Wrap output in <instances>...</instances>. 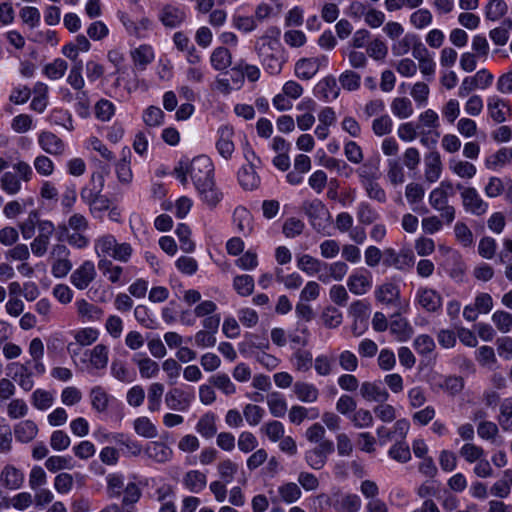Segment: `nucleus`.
<instances>
[{
  "label": "nucleus",
  "instance_id": "nucleus-6",
  "mask_svg": "<svg viewBox=\"0 0 512 512\" xmlns=\"http://www.w3.org/2000/svg\"><path fill=\"white\" fill-rule=\"evenodd\" d=\"M460 191L462 206L467 213L475 216H482L487 213L489 204L481 197L474 187H465L462 184L456 185Z\"/></svg>",
  "mask_w": 512,
  "mask_h": 512
},
{
  "label": "nucleus",
  "instance_id": "nucleus-62",
  "mask_svg": "<svg viewBox=\"0 0 512 512\" xmlns=\"http://www.w3.org/2000/svg\"><path fill=\"white\" fill-rule=\"evenodd\" d=\"M209 383L226 395H232L236 392L234 383L225 373H218L211 376L209 378Z\"/></svg>",
  "mask_w": 512,
  "mask_h": 512
},
{
  "label": "nucleus",
  "instance_id": "nucleus-5",
  "mask_svg": "<svg viewBox=\"0 0 512 512\" xmlns=\"http://www.w3.org/2000/svg\"><path fill=\"white\" fill-rule=\"evenodd\" d=\"M70 254L71 252L65 244L56 243L51 247L49 261L51 273L55 278H64L71 271L73 264Z\"/></svg>",
  "mask_w": 512,
  "mask_h": 512
},
{
  "label": "nucleus",
  "instance_id": "nucleus-19",
  "mask_svg": "<svg viewBox=\"0 0 512 512\" xmlns=\"http://www.w3.org/2000/svg\"><path fill=\"white\" fill-rule=\"evenodd\" d=\"M443 164L438 151H431L424 157V179L427 183L437 182L442 174Z\"/></svg>",
  "mask_w": 512,
  "mask_h": 512
},
{
  "label": "nucleus",
  "instance_id": "nucleus-2",
  "mask_svg": "<svg viewBox=\"0 0 512 512\" xmlns=\"http://www.w3.org/2000/svg\"><path fill=\"white\" fill-rule=\"evenodd\" d=\"M256 50L264 69L269 74L277 75L281 72L285 59L283 47L278 39L263 36L257 42Z\"/></svg>",
  "mask_w": 512,
  "mask_h": 512
},
{
  "label": "nucleus",
  "instance_id": "nucleus-64",
  "mask_svg": "<svg viewBox=\"0 0 512 512\" xmlns=\"http://www.w3.org/2000/svg\"><path fill=\"white\" fill-rule=\"evenodd\" d=\"M459 454L468 463H475L485 456L483 448L472 442L465 443L460 448Z\"/></svg>",
  "mask_w": 512,
  "mask_h": 512
},
{
  "label": "nucleus",
  "instance_id": "nucleus-4",
  "mask_svg": "<svg viewBox=\"0 0 512 512\" xmlns=\"http://www.w3.org/2000/svg\"><path fill=\"white\" fill-rule=\"evenodd\" d=\"M301 210L317 232L324 231L331 221V214L320 199L305 200L301 205Z\"/></svg>",
  "mask_w": 512,
  "mask_h": 512
},
{
  "label": "nucleus",
  "instance_id": "nucleus-1",
  "mask_svg": "<svg viewBox=\"0 0 512 512\" xmlns=\"http://www.w3.org/2000/svg\"><path fill=\"white\" fill-rule=\"evenodd\" d=\"M30 359L23 363L15 362L10 367H16L13 379L25 392L31 391L35 385L33 377H41L46 373V366L43 362L44 343L39 338H33L28 346Z\"/></svg>",
  "mask_w": 512,
  "mask_h": 512
},
{
  "label": "nucleus",
  "instance_id": "nucleus-14",
  "mask_svg": "<svg viewBox=\"0 0 512 512\" xmlns=\"http://www.w3.org/2000/svg\"><path fill=\"white\" fill-rule=\"evenodd\" d=\"M117 16L126 32L138 39L147 37L148 31L152 28V21L148 17H142L135 22L126 12L119 11Z\"/></svg>",
  "mask_w": 512,
  "mask_h": 512
},
{
  "label": "nucleus",
  "instance_id": "nucleus-28",
  "mask_svg": "<svg viewBox=\"0 0 512 512\" xmlns=\"http://www.w3.org/2000/svg\"><path fill=\"white\" fill-rule=\"evenodd\" d=\"M196 190L203 203L210 208L216 207L223 198V194L216 187L214 180L207 185L197 187Z\"/></svg>",
  "mask_w": 512,
  "mask_h": 512
},
{
  "label": "nucleus",
  "instance_id": "nucleus-61",
  "mask_svg": "<svg viewBox=\"0 0 512 512\" xmlns=\"http://www.w3.org/2000/svg\"><path fill=\"white\" fill-rule=\"evenodd\" d=\"M36 172L44 177L51 176L55 171V164L47 154L37 155L33 160Z\"/></svg>",
  "mask_w": 512,
  "mask_h": 512
},
{
  "label": "nucleus",
  "instance_id": "nucleus-35",
  "mask_svg": "<svg viewBox=\"0 0 512 512\" xmlns=\"http://www.w3.org/2000/svg\"><path fill=\"white\" fill-rule=\"evenodd\" d=\"M216 415L212 412L205 413L198 420L195 430L205 439H211L217 433Z\"/></svg>",
  "mask_w": 512,
  "mask_h": 512
},
{
  "label": "nucleus",
  "instance_id": "nucleus-57",
  "mask_svg": "<svg viewBox=\"0 0 512 512\" xmlns=\"http://www.w3.org/2000/svg\"><path fill=\"white\" fill-rule=\"evenodd\" d=\"M318 89L322 93L325 101L335 100L339 96L340 89L334 77H326L318 84Z\"/></svg>",
  "mask_w": 512,
  "mask_h": 512
},
{
  "label": "nucleus",
  "instance_id": "nucleus-17",
  "mask_svg": "<svg viewBox=\"0 0 512 512\" xmlns=\"http://www.w3.org/2000/svg\"><path fill=\"white\" fill-rule=\"evenodd\" d=\"M347 287L354 295H364L372 288V276L366 269L354 270L347 279Z\"/></svg>",
  "mask_w": 512,
  "mask_h": 512
},
{
  "label": "nucleus",
  "instance_id": "nucleus-46",
  "mask_svg": "<svg viewBox=\"0 0 512 512\" xmlns=\"http://www.w3.org/2000/svg\"><path fill=\"white\" fill-rule=\"evenodd\" d=\"M98 268L111 283L116 284L121 282L123 275V268L121 266L114 265L109 259H100Z\"/></svg>",
  "mask_w": 512,
  "mask_h": 512
},
{
  "label": "nucleus",
  "instance_id": "nucleus-7",
  "mask_svg": "<svg viewBox=\"0 0 512 512\" xmlns=\"http://www.w3.org/2000/svg\"><path fill=\"white\" fill-rule=\"evenodd\" d=\"M213 172V163L205 155L197 156L190 162V177L195 188L212 182L214 180Z\"/></svg>",
  "mask_w": 512,
  "mask_h": 512
},
{
  "label": "nucleus",
  "instance_id": "nucleus-26",
  "mask_svg": "<svg viewBox=\"0 0 512 512\" xmlns=\"http://www.w3.org/2000/svg\"><path fill=\"white\" fill-rule=\"evenodd\" d=\"M320 65V58H302L295 64V74L301 80H309L318 72Z\"/></svg>",
  "mask_w": 512,
  "mask_h": 512
},
{
  "label": "nucleus",
  "instance_id": "nucleus-51",
  "mask_svg": "<svg viewBox=\"0 0 512 512\" xmlns=\"http://www.w3.org/2000/svg\"><path fill=\"white\" fill-rule=\"evenodd\" d=\"M164 393V385L160 382H153L148 387V410L156 412L161 409V402Z\"/></svg>",
  "mask_w": 512,
  "mask_h": 512
},
{
  "label": "nucleus",
  "instance_id": "nucleus-16",
  "mask_svg": "<svg viewBox=\"0 0 512 512\" xmlns=\"http://www.w3.org/2000/svg\"><path fill=\"white\" fill-rule=\"evenodd\" d=\"M96 275L94 263L90 260H85L72 272L70 282L75 288L84 290L94 281Z\"/></svg>",
  "mask_w": 512,
  "mask_h": 512
},
{
  "label": "nucleus",
  "instance_id": "nucleus-60",
  "mask_svg": "<svg viewBox=\"0 0 512 512\" xmlns=\"http://www.w3.org/2000/svg\"><path fill=\"white\" fill-rule=\"evenodd\" d=\"M254 279L251 275H238L233 280V287L236 292L243 297L249 296L254 291Z\"/></svg>",
  "mask_w": 512,
  "mask_h": 512
},
{
  "label": "nucleus",
  "instance_id": "nucleus-22",
  "mask_svg": "<svg viewBox=\"0 0 512 512\" xmlns=\"http://www.w3.org/2000/svg\"><path fill=\"white\" fill-rule=\"evenodd\" d=\"M389 330L398 342H406L413 335L412 326L408 320L399 313H395L391 316Z\"/></svg>",
  "mask_w": 512,
  "mask_h": 512
},
{
  "label": "nucleus",
  "instance_id": "nucleus-38",
  "mask_svg": "<svg viewBox=\"0 0 512 512\" xmlns=\"http://www.w3.org/2000/svg\"><path fill=\"white\" fill-rule=\"evenodd\" d=\"M238 181L245 190H254L260 185L256 167L242 166L238 172Z\"/></svg>",
  "mask_w": 512,
  "mask_h": 512
},
{
  "label": "nucleus",
  "instance_id": "nucleus-27",
  "mask_svg": "<svg viewBox=\"0 0 512 512\" xmlns=\"http://www.w3.org/2000/svg\"><path fill=\"white\" fill-rule=\"evenodd\" d=\"M77 313L82 322H95L102 318L103 311L98 306L89 303L85 299H80L75 302Z\"/></svg>",
  "mask_w": 512,
  "mask_h": 512
},
{
  "label": "nucleus",
  "instance_id": "nucleus-34",
  "mask_svg": "<svg viewBox=\"0 0 512 512\" xmlns=\"http://www.w3.org/2000/svg\"><path fill=\"white\" fill-rule=\"evenodd\" d=\"M293 392L298 400L304 403H314L319 397L318 388L314 384L308 382H296L293 385Z\"/></svg>",
  "mask_w": 512,
  "mask_h": 512
},
{
  "label": "nucleus",
  "instance_id": "nucleus-44",
  "mask_svg": "<svg viewBox=\"0 0 512 512\" xmlns=\"http://www.w3.org/2000/svg\"><path fill=\"white\" fill-rule=\"evenodd\" d=\"M319 411L316 408L307 409L304 406L294 405L289 410V421L292 424L300 425L306 418L316 419Z\"/></svg>",
  "mask_w": 512,
  "mask_h": 512
},
{
  "label": "nucleus",
  "instance_id": "nucleus-43",
  "mask_svg": "<svg viewBox=\"0 0 512 512\" xmlns=\"http://www.w3.org/2000/svg\"><path fill=\"white\" fill-rule=\"evenodd\" d=\"M349 315L356 322H360L362 328H367V320L370 313V305L364 300H357L349 307Z\"/></svg>",
  "mask_w": 512,
  "mask_h": 512
},
{
  "label": "nucleus",
  "instance_id": "nucleus-63",
  "mask_svg": "<svg viewBox=\"0 0 512 512\" xmlns=\"http://www.w3.org/2000/svg\"><path fill=\"white\" fill-rule=\"evenodd\" d=\"M1 189L9 194L15 195L21 190V181L13 172H5L0 178Z\"/></svg>",
  "mask_w": 512,
  "mask_h": 512
},
{
  "label": "nucleus",
  "instance_id": "nucleus-41",
  "mask_svg": "<svg viewBox=\"0 0 512 512\" xmlns=\"http://www.w3.org/2000/svg\"><path fill=\"white\" fill-rule=\"evenodd\" d=\"M267 405L270 413L277 418H282L286 415L288 405L285 397L278 393L272 392L267 396Z\"/></svg>",
  "mask_w": 512,
  "mask_h": 512
},
{
  "label": "nucleus",
  "instance_id": "nucleus-48",
  "mask_svg": "<svg viewBox=\"0 0 512 512\" xmlns=\"http://www.w3.org/2000/svg\"><path fill=\"white\" fill-rule=\"evenodd\" d=\"M110 373L115 379L123 383H131L136 377V374L123 361L117 359L112 361Z\"/></svg>",
  "mask_w": 512,
  "mask_h": 512
},
{
  "label": "nucleus",
  "instance_id": "nucleus-13",
  "mask_svg": "<svg viewBox=\"0 0 512 512\" xmlns=\"http://www.w3.org/2000/svg\"><path fill=\"white\" fill-rule=\"evenodd\" d=\"M415 303L429 313L441 310L443 299L440 293L428 287H419L415 294Z\"/></svg>",
  "mask_w": 512,
  "mask_h": 512
},
{
  "label": "nucleus",
  "instance_id": "nucleus-54",
  "mask_svg": "<svg viewBox=\"0 0 512 512\" xmlns=\"http://www.w3.org/2000/svg\"><path fill=\"white\" fill-rule=\"evenodd\" d=\"M106 490L109 498H117L120 496L124 487V475L119 472L109 473L106 476Z\"/></svg>",
  "mask_w": 512,
  "mask_h": 512
},
{
  "label": "nucleus",
  "instance_id": "nucleus-20",
  "mask_svg": "<svg viewBox=\"0 0 512 512\" xmlns=\"http://www.w3.org/2000/svg\"><path fill=\"white\" fill-rule=\"evenodd\" d=\"M145 456L159 464L169 462L173 456V450L162 441H151L143 450Z\"/></svg>",
  "mask_w": 512,
  "mask_h": 512
},
{
  "label": "nucleus",
  "instance_id": "nucleus-10",
  "mask_svg": "<svg viewBox=\"0 0 512 512\" xmlns=\"http://www.w3.org/2000/svg\"><path fill=\"white\" fill-rule=\"evenodd\" d=\"M430 206L437 211L445 224L450 225L456 217V209L442 189H433L428 196Z\"/></svg>",
  "mask_w": 512,
  "mask_h": 512
},
{
  "label": "nucleus",
  "instance_id": "nucleus-40",
  "mask_svg": "<svg viewBox=\"0 0 512 512\" xmlns=\"http://www.w3.org/2000/svg\"><path fill=\"white\" fill-rule=\"evenodd\" d=\"M498 425L502 431L512 433V399H504L499 406Z\"/></svg>",
  "mask_w": 512,
  "mask_h": 512
},
{
  "label": "nucleus",
  "instance_id": "nucleus-33",
  "mask_svg": "<svg viewBox=\"0 0 512 512\" xmlns=\"http://www.w3.org/2000/svg\"><path fill=\"white\" fill-rule=\"evenodd\" d=\"M183 485L192 493H199L206 487L207 477L199 470H190L183 476Z\"/></svg>",
  "mask_w": 512,
  "mask_h": 512
},
{
  "label": "nucleus",
  "instance_id": "nucleus-29",
  "mask_svg": "<svg viewBox=\"0 0 512 512\" xmlns=\"http://www.w3.org/2000/svg\"><path fill=\"white\" fill-rule=\"evenodd\" d=\"M133 362L137 365L141 378L151 379L158 376L160 367L151 358L137 354L133 357Z\"/></svg>",
  "mask_w": 512,
  "mask_h": 512
},
{
  "label": "nucleus",
  "instance_id": "nucleus-50",
  "mask_svg": "<svg viewBox=\"0 0 512 512\" xmlns=\"http://www.w3.org/2000/svg\"><path fill=\"white\" fill-rule=\"evenodd\" d=\"M68 69V63L62 58H56L52 62L46 64L42 72L50 80H58L62 78Z\"/></svg>",
  "mask_w": 512,
  "mask_h": 512
},
{
  "label": "nucleus",
  "instance_id": "nucleus-21",
  "mask_svg": "<svg viewBox=\"0 0 512 512\" xmlns=\"http://www.w3.org/2000/svg\"><path fill=\"white\" fill-rule=\"evenodd\" d=\"M233 136L234 130L230 126L223 125L218 129L216 149L218 153L226 160L232 157L235 150Z\"/></svg>",
  "mask_w": 512,
  "mask_h": 512
},
{
  "label": "nucleus",
  "instance_id": "nucleus-31",
  "mask_svg": "<svg viewBox=\"0 0 512 512\" xmlns=\"http://www.w3.org/2000/svg\"><path fill=\"white\" fill-rule=\"evenodd\" d=\"M86 354H89V365L92 369L103 370L107 367L109 349L106 345L97 344L87 351Z\"/></svg>",
  "mask_w": 512,
  "mask_h": 512
},
{
  "label": "nucleus",
  "instance_id": "nucleus-37",
  "mask_svg": "<svg viewBox=\"0 0 512 512\" xmlns=\"http://www.w3.org/2000/svg\"><path fill=\"white\" fill-rule=\"evenodd\" d=\"M297 267L309 276L320 273L323 268L327 267V263L309 255L303 254L297 258Z\"/></svg>",
  "mask_w": 512,
  "mask_h": 512
},
{
  "label": "nucleus",
  "instance_id": "nucleus-23",
  "mask_svg": "<svg viewBox=\"0 0 512 512\" xmlns=\"http://www.w3.org/2000/svg\"><path fill=\"white\" fill-rule=\"evenodd\" d=\"M193 396L180 388H172L165 394L166 406L174 411H186Z\"/></svg>",
  "mask_w": 512,
  "mask_h": 512
},
{
  "label": "nucleus",
  "instance_id": "nucleus-9",
  "mask_svg": "<svg viewBox=\"0 0 512 512\" xmlns=\"http://www.w3.org/2000/svg\"><path fill=\"white\" fill-rule=\"evenodd\" d=\"M415 261V256L410 249H401L397 252L393 248H386L383 251V264L400 271L410 270Z\"/></svg>",
  "mask_w": 512,
  "mask_h": 512
},
{
  "label": "nucleus",
  "instance_id": "nucleus-15",
  "mask_svg": "<svg viewBox=\"0 0 512 512\" xmlns=\"http://www.w3.org/2000/svg\"><path fill=\"white\" fill-rule=\"evenodd\" d=\"M487 111L495 123L501 124L511 116L512 108L508 100L498 95H491L487 98Z\"/></svg>",
  "mask_w": 512,
  "mask_h": 512
},
{
  "label": "nucleus",
  "instance_id": "nucleus-53",
  "mask_svg": "<svg viewBox=\"0 0 512 512\" xmlns=\"http://www.w3.org/2000/svg\"><path fill=\"white\" fill-rule=\"evenodd\" d=\"M391 111L399 119H407L414 113L412 102L407 97L395 98L391 103Z\"/></svg>",
  "mask_w": 512,
  "mask_h": 512
},
{
  "label": "nucleus",
  "instance_id": "nucleus-39",
  "mask_svg": "<svg viewBox=\"0 0 512 512\" xmlns=\"http://www.w3.org/2000/svg\"><path fill=\"white\" fill-rule=\"evenodd\" d=\"M210 63L215 70L223 71L232 64V55L227 48L217 47L210 55Z\"/></svg>",
  "mask_w": 512,
  "mask_h": 512
},
{
  "label": "nucleus",
  "instance_id": "nucleus-36",
  "mask_svg": "<svg viewBox=\"0 0 512 512\" xmlns=\"http://www.w3.org/2000/svg\"><path fill=\"white\" fill-rule=\"evenodd\" d=\"M233 222L237 228V231L244 236L249 235L253 230L252 215L246 208L242 206H239L234 210Z\"/></svg>",
  "mask_w": 512,
  "mask_h": 512
},
{
  "label": "nucleus",
  "instance_id": "nucleus-12",
  "mask_svg": "<svg viewBox=\"0 0 512 512\" xmlns=\"http://www.w3.org/2000/svg\"><path fill=\"white\" fill-rule=\"evenodd\" d=\"M186 18L185 9L172 3L164 4L158 13V20L169 29L180 27L186 21Z\"/></svg>",
  "mask_w": 512,
  "mask_h": 512
},
{
  "label": "nucleus",
  "instance_id": "nucleus-56",
  "mask_svg": "<svg viewBox=\"0 0 512 512\" xmlns=\"http://www.w3.org/2000/svg\"><path fill=\"white\" fill-rule=\"evenodd\" d=\"M508 12V6L504 0H490L485 7V16L490 21L500 20Z\"/></svg>",
  "mask_w": 512,
  "mask_h": 512
},
{
  "label": "nucleus",
  "instance_id": "nucleus-58",
  "mask_svg": "<svg viewBox=\"0 0 512 512\" xmlns=\"http://www.w3.org/2000/svg\"><path fill=\"white\" fill-rule=\"evenodd\" d=\"M89 228V221L88 219L80 213H74L72 214L67 224H63L59 226V229L62 233H68V230L71 229L72 231H87Z\"/></svg>",
  "mask_w": 512,
  "mask_h": 512
},
{
  "label": "nucleus",
  "instance_id": "nucleus-42",
  "mask_svg": "<svg viewBox=\"0 0 512 512\" xmlns=\"http://www.w3.org/2000/svg\"><path fill=\"white\" fill-rule=\"evenodd\" d=\"M31 403L35 409L46 411L52 407L54 395L48 390L38 388L31 394Z\"/></svg>",
  "mask_w": 512,
  "mask_h": 512
},
{
  "label": "nucleus",
  "instance_id": "nucleus-30",
  "mask_svg": "<svg viewBox=\"0 0 512 512\" xmlns=\"http://www.w3.org/2000/svg\"><path fill=\"white\" fill-rule=\"evenodd\" d=\"M400 297V289L394 283H384L375 290V298L382 304L393 305Z\"/></svg>",
  "mask_w": 512,
  "mask_h": 512
},
{
  "label": "nucleus",
  "instance_id": "nucleus-24",
  "mask_svg": "<svg viewBox=\"0 0 512 512\" xmlns=\"http://www.w3.org/2000/svg\"><path fill=\"white\" fill-rule=\"evenodd\" d=\"M38 425L31 419L21 420L13 426V434L17 442L27 444L38 435Z\"/></svg>",
  "mask_w": 512,
  "mask_h": 512
},
{
  "label": "nucleus",
  "instance_id": "nucleus-49",
  "mask_svg": "<svg viewBox=\"0 0 512 512\" xmlns=\"http://www.w3.org/2000/svg\"><path fill=\"white\" fill-rule=\"evenodd\" d=\"M131 57L136 66L145 69V67L154 60L155 55L150 45L143 44L131 52Z\"/></svg>",
  "mask_w": 512,
  "mask_h": 512
},
{
  "label": "nucleus",
  "instance_id": "nucleus-25",
  "mask_svg": "<svg viewBox=\"0 0 512 512\" xmlns=\"http://www.w3.org/2000/svg\"><path fill=\"white\" fill-rule=\"evenodd\" d=\"M0 482L9 490L20 489L24 483V473L14 465L7 464L0 472Z\"/></svg>",
  "mask_w": 512,
  "mask_h": 512
},
{
  "label": "nucleus",
  "instance_id": "nucleus-45",
  "mask_svg": "<svg viewBox=\"0 0 512 512\" xmlns=\"http://www.w3.org/2000/svg\"><path fill=\"white\" fill-rule=\"evenodd\" d=\"M334 507L341 512H358L361 508V499L356 494H343L338 496Z\"/></svg>",
  "mask_w": 512,
  "mask_h": 512
},
{
  "label": "nucleus",
  "instance_id": "nucleus-59",
  "mask_svg": "<svg viewBox=\"0 0 512 512\" xmlns=\"http://www.w3.org/2000/svg\"><path fill=\"white\" fill-rule=\"evenodd\" d=\"M348 418L353 426L357 429L369 428L374 423L372 413L369 410L363 408L355 410L353 414L348 416Z\"/></svg>",
  "mask_w": 512,
  "mask_h": 512
},
{
  "label": "nucleus",
  "instance_id": "nucleus-18",
  "mask_svg": "<svg viewBox=\"0 0 512 512\" xmlns=\"http://www.w3.org/2000/svg\"><path fill=\"white\" fill-rule=\"evenodd\" d=\"M243 85V71L240 68L233 67L223 76L217 77L214 83V89L222 94H229L234 89H240Z\"/></svg>",
  "mask_w": 512,
  "mask_h": 512
},
{
  "label": "nucleus",
  "instance_id": "nucleus-32",
  "mask_svg": "<svg viewBox=\"0 0 512 512\" xmlns=\"http://www.w3.org/2000/svg\"><path fill=\"white\" fill-rule=\"evenodd\" d=\"M360 395L367 401L383 403L389 398V393L379 385L372 382H363L360 387Z\"/></svg>",
  "mask_w": 512,
  "mask_h": 512
},
{
  "label": "nucleus",
  "instance_id": "nucleus-8",
  "mask_svg": "<svg viewBox=\"0 0 512 512\" xmlns=\"http://www.w3.org/2000/svg\"><path fill=\"white\" fill-rule=\"evenodd\" d=\"M37 145L44 154L53 157H62L67 150V144L57 134L50 130H41L37 134Z\"/></svg>",
  "mask_w": 512,
  "mask_h": 512
},
{
  "label": "nucleus",
  "instance_id": "nucleus-47",
  "mask_svg": "<svg viewBox=\"0 0 512 512\" xmlns=\"http://www.w3.org/2000/svg\"><path fill=\"white\" fill-rule=\"evenodd\" d=\"M449 169L458 177L462 179H472L476 173L477 168L474 164L464 161L453 159L449 162Z\"/></svg>",
  "mask_w": 512,
  "mask_h": 512
},
{
  "label": "nucleus",
  "instance_id": "nucleus-11",
  "mask_svg": "<svg viewBox=\"0 0 512 512\" xmlns=\"http://www.w3.org/2000/svg\"><path fill=\"white\" fill-rule=\"evenodd\" d=\"M334 451V444L331 440H326L311 449H308L304 454V459L307 465L314 469H322L327 462L328 456Z\"/></svg>",
  "mask_w": 512,
  "mask_h": 512
},
{
  "label": "nucleus",
  "instance_id": "nucleus-52",
  "mask_svg": "<svg viewBox=\"0 0 512 512\" xmlns=\"http://www.w3.org/2000/svg\"><path fill=\"white\" fill-rule=\"evenodd\" d=\"M133 427L135 432L144 438L152 439L158 435L156 426L145 416L136 418L133 422Z\"/></svg>",
  "mask_w": 512,
  "mask_h": 512
},
{
  "label": "nucleus",
  "instance_id": "nucleus-55",
  "mask_svg": "<svg viewBox=\"0 0 512 512\" xmlns=\"http://www.w3.org/2000/svg\"><path fill=\"white\" fill-rule=\"evenodd\" d=\"M291 361L297 371L307 372L312 367L313 356L308 350L296 349L292 355Z\"/></svg>",
  "mask_w": 512,
  "mask_h": 512
},
{
  "label": "nucleus",
  "instance_id": "nucleus-3",
  "mask_svg": "<svg viewBox=\"0 0 512 512\" xmlns=\"http://www.w3.org/2000/svg\"><path fill=\"white\" fill-rule=\"evenodd\" d=\"M94 250L96 255L101 259L111 257L123 263L129 261L133 252L129 243H118L116 238L111 234L98 237L95 240Z\"/></svg>",
  "mask_w": 512,
  "mask_h": 512
}]
</instances>
